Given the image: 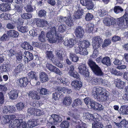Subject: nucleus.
Instances as JSON below:
<instances>
[{
  "instance_id": "nucleus-1",
  "label": "nucleus",
  "mask_w": 128,
  "mask_h": 128,
  "mask_svg": "<svg viewBox=\"0 0 128 128\" xmlns=\"http://www.w3.org/2000/svg\"><path fill=\"white\" fill-rule=\"evenodd\" d=\"M56 27L57 31H56L55 27L54 26L51 28L50 31L46 33V37L47 40L50 43H56L58 41L60 42L63 39L62 37L60 35L57 34V32L60 33L65 32L66 29V26L64 24H59Z\"/></svg>"
},
{
  "instance_id": "nucleus-2",
  "label": "nucleus",
  "mask_w": 128,
  "mask_h": 128,
  "mask_svg": "<svg viewBox=\"0 0 128 128\" xmlns=\"http://www.w3.org/2000/svg\"><path fill=\"white\" fill-rule=\"evenodd\" d=\"M92 94L97 100L102 102L107 100L110 94L105 89L100 87L96 86L92 88Z\"/></svg>"
},
{
  "instance_id": "nucleus-3",
  "label": "nucleus",
  "mask_w": 128,
  "mask_h": 128,
  "mask_svg": "<svg viewBox=\"0 0 128 128\" xmlns=\"http://www.w3.org/2000/svg\"><path fill=\"white\" fill-rule=\"evenodd\" d=\"M102 40L99 36L94 37L92 39V45L94 49L93 54L91 56L93 58H96L98 54V51L97 50L101 46Z\"/></svg>"
},
{
  "instance_id": "nucleus-4",
  "label": "nucleus",
  "mask_w": 128,
  "mask_h": 128,
  "mask_svg": "<svg viewBox=\"0 0 128 128\" xmlns=\"http://www.w3.org/2000/svg\"><path fill=\"white\" fill-rule=\"evenodd\" d=\"M125 20L126 21V24H128V9L123 16L118 19L117 22L120 28H123L125 27L124 23Z\"/></svg>"
},
{
  "instance_id": "nucleus-5",
  "label": "nucleus",
  "mask_w": 128,
  "mask_h": 128,
  "mask_svg": "<svg viewBox=\"0 0 128 128\" xmlns=\"http://www.w3.org/2000/svg\"><path fill=\"white\" fill-rule=\"evenodd\" d=\"M80 44H77L74 48L75 52L79 54L82 55H86L88 54V52L86 48H83Z\"/></svg>"
},
{
  "instance_id": "nucleus-6",
  "label": "nucleus",
  "mask_w": 128,
  "mask_h": 128,
  "mask_svg": "<svg viewBox=\"0 0 128 128\" xmlns=\"http://www.w3.org/2000/svg\"><path fill=\"white\" fill-rule=\"evenodd\" d=\"M28 83V79L26 77L21 78L18 79L16 81L17 85L20 87H26Z\"/></svg>"
},
{
  "instance_id": "nucleus-7",
  "label": "nucleus",
  "mask_w": 128,
  "mask_h": 128,
  "mask_svg": "<svg viewBox=\"0 0 128 128\" xmlns=\"http://www.w3.org/2000/svg\"><path fill=\"white\" fill-rule=\"evenodd\" d=\"M80 1L82 4L86 6L88 10L92 9L94 8L93 4L91 0H80Z\"/></svg>"
},
{
  "instance_id": "nucleus-8",
  "label": "nucleus",
  "mask_w": 128,
  "mask_h": 128,
  "mask_svg": "<svg viewBox=\"0 0 128 128\" xmlns=\"http://www.w3.org/2000/svg\"><path fill=\"white\" fill-rule=\"evenodd\" d=\"M72 88L76 91H79L82 86V84L81 81L74 80L72 82L71 84Z\"/></svg>"
},
{
  "instance_id": "nucleus-9",
  "label": "nucleus",
  "mask_w": 128,
  "mask_h": 128,
  "mask_svg": "<svg viewBox=\"0 0 128 128\" xmlns=\"http://www.w3.org/2000/svg\"><path fill=\"white\" fill-rule=\"evenodd\" d=\"M74 34L77 37L82 38L84 34V30L81 26H78L75 29Z\"/></svg>"
},
{
  "instance_id": "nucleus-10",
  "label": "nucleus",
  "mask_w": 128,
  "mask_h": 128,
  "mask_svg": "<svg viewBox=\"0 0 128 128\" xmlns=\"http://www.w3.org/2000/svg\"><path fill=\"white\" fill-rule=\"evenodd\" d=\"M46 67L48 69L52 72H54L60 75L62 74V73L58 68L52 65L51 64L49 63L47 64Z\"/></svg>"
},
{
  "instance_id": "nucleus-11",
  "label": "nucleus",
  "mask_w": 128,
  "mask_h": 128,
  "mask_svg": "<svg viewBox=\"0 0 128 128\" xmlns=\"http://www.w3.org/2000/svg\"><path fill=\"white\" fill-rule=\"evenodd\" d=\"M24 61L26 63H28L30 61L33 59V56L32 53L28 52L26 51L24 52Z\"/></svg>"
},
{
  "instance_id": "nucleus-12",
  "label": "nucleus",
  "mask_w": 128,
  "mask_h": 128,
  "mask_svg": "<svg viewBox=\"0 0 128 128\" xmlns=\"http://www.w3.org/2000/svg\"><path fill=\"white\" fill-rule=\"evenodd\" d=\"M28 94L29 96L33 100H39L40 99L39 94L36 91H30L29 92Z\"/></svg>"
},
{
  "instance_id": "nucleus-13",
  "label": "nucleus",
  "mask_w": 128,
  "mask_h": 128,
  "mask_svg": "<svg viewBox=\"0 0 128 128\" xmlns=\"http://www.w3.org/2000/svg\"><path fill=\"white\" fill-rule=\"evenodd\" d=\"M76 43V40L73 39H70L69 40H64V44L65 46H67L69 48H71L75 45Z\"/></svg>"
},
{
  "instance_id": "nucleus-14",
  "label": "nucleus",
  "mask_w": 128,
  "mask_h": 128,
  "mask_svg": "<svg viewBox=\"0 0 128 128\" xmlns=\"http://www.w3.org/2000/svg\"><path fill=\"white\" fill-rule=\"evenodd\" d=\"M92 102V104L91 105V106L93 109L98 110H103L104 107L101 104L94 101Z\"/></svg>"
},
{
  "instance_id": "nucleus-15",
  "label": "nucleus",
  "mask_w": 128,
  "mask_h": 128,
  "mask_svg": "<svg viewBox=\"0 0 128 128\" xmlns=\"http://www.w3.org/2000/svg\"><path fill=\"white\" fill-rule=\"evenodd\" d=\"M10 98L11 100H14L17 99L18 95V93L17 90H12L8 93Z\"/></svg>"
},
{
  "instance_id": "nucleus-16",
  "label": "nucleus",
  "mask_w": 128,
  "mask_h": 128,
  "mask_svg": "<svg viewBox=\"0 0 128 128\" xmlns=\"http://www.w3.org/2000/svg\"><path fill=\"white\" fill-rule=\"evenodd\" d=\"M38 120L32 119L29 120L28 122L27 125L29 128H33L38 124Z\"/></svg>"
},
{
  "instance_id": "nucleus-17",
  "label": "nucleus",
  "mask_w": 128,
  "mask_h": 128,
  "mask_svg": "<svg viewBox=\"0 0 128 128\" xmlns=\"http://www.w3.org/2000/svg\"><path fill=\"white\" fill-rule=\"evenodd\" d=\"M92 70L94 74L97 76H103L104 75V74L101 69L98 66H96Z\"/></svg>"
},
{
  "instance_id": "nucleus-18",
  "label": "nucleus",
  "mask_w": 128,
  "mask_h": 128,
  "mask_svg": "<svg viewBox=\"0 0 128 128\" xmlns=\"http://www.w3.org/2000/svg\"><path fill=\"white\" fill-rule=\"evenodd\" d=\"M116 125L119 128H128V122L124 120L118 123L114 122Z\"/></svg>"
},
{
  "instance_id": "nucleus-19",
  "label": "nucleus",
  "mask_w": 128,
  "mask_h": 128,
  "mask_svg": "<svg viewBox=\"0 0 128 128\" xmlns=\"http://www.w3.org/2000/svg\"><path fill=\"white\" fill-rule=\"evenodd\" d=\"M79 72L82 74L85 75L87 72L88 69L85 64H82L78 67Z\"/></svg>"
},
{
  "instance_id": "nucleus-20",
  "label": "nucleus",
  "mask_w": 128,
  "mask_h": 128,
  "mask_svg": "<svg viewBox=\"0 0 128 128\" xmlns=\"http://www.w3.org/2000/svg\"><path fill=\"white\" fill-rule=\"evenodd\" d=\"M22 122V120L20 118L16 119L10 124L11 127L13 128H17Z\"/></svg>"
},
{
  "instance_id": "nucleus-21",
  "label": "nucleus",
  "mask_w": 128,
  "mask_h": 128,
  "mask_svg": "<svg viewBox=\"0 0 128 128\" xmlns=\"http://www.w3.org/2000/svg\"><path fill=\"white\" fill-rule=\"evenodd\" d=\"M36 24L37 26L42 27L48 24V22L45 20L38 19L36 21Z\"/></svg>"
},
{
  "instance_id": "nucleus-22",
  "label": "nucleus",
  "mask_w": 128,
  "mask_h": 128,
  "mask_svg": "<svg viewBox=\"0 0 128 128\" xmlns=\"http://www.w3.org/2000/svg\"><path fill=\"white\" fill-rule=\"evenodd\" d=\"M40 79L42 82H46L48 80V76L44 72H42L40 74Z\"/></svg>"
},
{
  "instance_id": "nucleus-23",
  "label": "nucleus",
  "mask_w": 128,
  "mask_h": 128,
  "mask_svg": "<svg viewBox=\"0 0 128 128\" xmlns=\"http://www.w3.org/2000/svg\"><path fill=\"white\" fill-rule=\"evenodd\" d=\"M10 10V6L8 3H3L0 4V10L6 12Z\"/></svg>"
},
{
  "instance_id": "nucleus-24",
  "label": "nucleus",
  "mask_w": 128,
  "mask_h": 128,
  "mask_svg": "<svg viewBox=\"0 0 128 128\" xmlns=\"http://www.w3.org/2000/svg\"><path fill=\"white\" fill-rule=\"evenodd\" d=\"M101 62L104 65L107 66H110L111 65L110 58L108 56L103 58Z\"/></svg>"
},
{
  "instance_id": "nucleus-25",
  "label": "nucleus",
  "mask_w": 128,
  "mask_h": 128,
  "mask_svg": "<svg viewBox=\"0 0 128 128\" xmlns=\"http://www.w3.org/2000/svg\"><path fill=\"white\" fill-rule=\"evenodd\" d=\"M77 11H76L74 13L75 17L77 19L81 18L84 13L83 10L79 9L78 7H77Z\"/></svg>"
},
{
  "instance_id": "nucleus-26",
  "label": "nucleus",
  "mask_w": 128,
  "mask_h": 128,
  "mask_svg": "<svg viewBox=\"0 0 128 128\" xmlns=\"http://www.w3.org/2000/svg\"><path fill=\"white\" fill-rule=\"evenodd\" d=\"M72 98L70 96H66L64 97L63 102L64 105L65 106H69L72 103Z\"/></svg>"
},
{
  "instance_id": "nucleus-27",
  "label": "nucleus",
  "mask_w": 128,
  "mask_h": 128,
  "mask_svg": "<svg viewBox=\"0 0 128 128\" xmlns=\"http://www.w3.org/2000/svg\"><path fill=\"white\" fill-rule=\"evenodd\" d=\"M7 34L10 37H17L19 35L18 33L14 30H10L8 31Z\"/></svg>"
},
{
  "instance_id": "nucleus-28",
  "label": "nucleus",
  "mask_w": 128,
  "mask_h": 128,
  "mask_svg": "<svg viewBox=\"0 0 128 128\" xmlns=\"http://www.w3.org/2000/svg\"><path fill=\"white\" fill-rule=\"evenodd\" d=\"M113 21L112 18L107 17L104 18L103 22L104 24L106 26H109L112 24V22Z\"/></svg>"
},
{
  "instance_id": "nucleus-29",
  "label": "nucleus",
  "mask_w": 128,
  "mask_h": 128,
  "mask_svg": "<svg viewBox=\"0 0 128 128\" xmlns=\"http://www.w3.org/2000/svg\"><path fill=\"white\" fill-rule=\"evenodd\" d=\"M22 47L25 50H32L33 48L29 44L26 42H25L22 43L21 44Z\"/></svg>"
},
{
  "instance_id": "nucleus-30",
  "label": "nucleus",
  "mask_w": 128,
  "mask_h": 128,
  "mask_svg": "<svg viewBox=\"0 0 128 128\" xmlns=\"http://www.w3.org/2000/svg\"><path fill=\"white\" fill-rule=\"evenodd\" d=\"M120 113L122 114H128V106H121L120 109Z\"/></svg>"
},
{
  "instance_id": "nucleus-31",
  "label": "nucleus",
  "mask_w": 128,
  "mask_h": 128,
  "mask_svg": "<svg viewBox=\"0 0 128 128\" xmlns=\"http://www.w3.org/2000/svg\"><path fill=\"white\" fill-rule=\"evenodd\" d=\"M15 11V13L14 14V15H16L17 14L18 15L19 14H21L22 12V7L20 5H17L15 6L14 8Z\"/></svg>"
},
{
  "instance_id": "nucleus-32",
  "label": "nucleus",
  "mask_w": 128,
  "mask_h": 128,
  "mask_svg": "<svg viewBox=\"0 0 128 128\" xmlns=\"http://www.w3.org/2000/svg\"><path fill=\"white\" fill-rule=\"evenodd\" d=\"M82 103V101L80 99H76L73 101L72 104V106L74 108H75L77 106H81Z\"/></svg>"
},
{
  "instance_id": "nucleus-33",
  "label": "nucleus",
  "mask_w": 128,
  "mask_h": 128,
  "mask_svg": "<svg viewBox=\"0 0 128 128\" xmlns=\"http://www.w3.org/2000/svg\"><path fill=\"white\" fill-rule=\"evenodd\" d=\"M83 115L84 119L88 120H93L94 119V117L93 115L88 112L84 113Z\"/></svg>"
},
{
  "instance_id": "nucleus-34",
  "label": "nucleus",
  "mask_w": 128,
  "mask_h": 128,
  "mask_svg": "<svg viewBox=\"0 0 128 128\" xmlns=\"http://www.w3.org/2000/svg\"><path fill=\"white\" fill-rule=\"evenodd\" d=\"M70 58L72 61L75 62H77L78 60V57L75 54L71 52L70 54Z\"/></svg>"
},
{
  "instance_id": "nucleus-35",
  "label": "nucleus",
  "mask_w": 128,
  "mask_h": 128,
  "mask_svg": "<svg viewBox=\"0 0 128 128\" xmlns=\"http://www.w3.org/2000/svg\"><path fill=\"white\" fill-rule=\"evenodd\" d=\"M117 84L116 86L118 88H122L124 86V84L125 82L122 81L120 79L117 78L116 81Z\"/></svg>"
},
{
  "instance_id": "nucleus-36",
  "label": "nucleus",
  "mask_w": 128,
  "mask_h": 128,
  "mask_svg": "<svg viewBox=\"0 0 128 128\" xmlns=\"http://www.w3.org/2000/svg\"><path fill=\"white\" fill-rule=\"evenodd\" d=\"M52 116L54 118L55 122L56 123V125L58 123L61 122L63 120L62 117L58 115L52 114Z\"/></svg>"
},
{
  "instance_id": "nucleus-37",
  "label": "nucleus",
  "mask_w": 128,
  "mask_h": 128,
  "mask_svg": "<svg viewBox=\"0 0 128 128\" xmlns=\"http://www.w3.org/2000/svg\"><path fill=\"white\" fill-rule=\"evenodd\" d=\"M24 8L27 12H31L34 10L35 7L34 6H32L31 4H27Z\"/></svg>"
},
{
  "instance_id": "nucleus-38",
  "label": "nucleus",
  "mask_w": 128,
  "mask_h": 128,
  "mask_svg": "<svg viewBox=\"0 0 128 128\" xmlns=\"http://www.w3.org/2000/svg\"><path fill=\"white\" fill-rule=\"evenodd\" d=\"M24 66L22 64H19L14 70V72L16 74L20 73L22 70Z\"/></svg>"
},
{
  "instance_id": "nucleus-39",
  "label": "nucleus",
  "mask_w": 128,
  "mask_h": 128,
  "mask_svg": "<svg viewBox=\"0 0 128 128\" xmlns=\"http://www.w3.org/2000/svg\"><path fill=\"white\" fill-rule=\"evenodd\" d=\"M103 126L101 122H94L92 124V128H103Z\"/></svg>"
},
{
  "instance_id": "nucleus-40",
  "label": "nucleus",
  "mask_w": 128,
  "mask_h": 128,
  "mask_svg": "<svg viewBox=\"0 0 128 128\" xmlns=\"http://www.w3.org/2000/svg\"><path fill=\"white\" fill-rule=\"evenodd\" d=\"M38 39L42 42H44L46 40L44 32L42 31L38 36Z\"/></svg>"
},
{
  "instance_id": "nucleus-41",
  "label": "nucleus",
  "mask_w": 128,
  "mask_h": 128,
  "mask_svg": "<svg viewBox=\"0 0 128 128\" xmlns=\"http://www.w3.org/2000/svg\"><path fill=\"white\" fill-rule=\"evenodd\" d=\"M114 11L116 14L120 13H122L124 11V10L120 6H115L114 9Z\"/></svg>"
},
{
  "instance_id": "nucleus-42",
  "label": "nucleus",
  "mask_w": 128,
  "mask_h": 128,
  "mask_svg": "<svg viewBox=\"0 0 128 128\" xmlns=\"http://www.w3.org/2000/svg\"><path fill=\"white\" fill-rule=\"evenodd\" d=\"M83 48H87L90 45V42L84 40L83 42H79Z\"/></svg>"
},
{
  "instance_id": "nucleus-43",
  "label": "nucleus",
  "mask_w": 128,
  "mask_h": 128,
  "mask_svg": "<svg viewBox=\"0 0 128 128\" xmlns=\"http://www.w3.org/2000/svg\"><path fill=\"white\" fill-rule=\"evenodd\" d=\"M24 104L22 102L18 103L16 105L17 109L18 111H21L23 110L24 108Z\"/></svg>"
},
{
  "instance_id": "nucleus-44",
  "label": "nucleus",
  "mask_w": 128,
  "mask_h": 128,
  "mask_svg": "<svg viewBox=\"0 0 128 128\" xmlns=\"http://www.w3.org/2000/svg\"><path fill=\"white\" fill-rule=\"evenodd\" d=\"M74 20L71 16H69L66 22V24L69 26H72L73 25Z\"/></svg>"
},
{
  "instance_id": "nucleus-45",
  "label": "nucleus",
  "mask_w": 128,
  "mask_h": 128,
  "mask_svg": "<svg viewBox=\"0 0 128 128\" xmlns=\"http://www.w3.org/2000/svg\"><path fill=\"white\" fill-rule=\"evenodd\" d=\"M30 78L34 79L36 80H37V76L36 75L35 72L33 71H31L28 74Z\"/></svg>"
},
{
  "instance_id": "nucleus-46",
  "label": "nucleus",
  "mask_w": 128,
  "mask_h": 128,
  "mask_svg": "<svg viewBox=\"0 0 128 128\" xmlns=\"http://www.w3.org/2000/svg\"><path fill=\"white\" fill-rule=\"evenodd\" d=\"M62 53V51L60 49L57 50H56L55 51V54L56 56L59 59L61 60L63 59V56Z\"/></svg>"
},
{
  "instance_id": "nucleus-47",
  "label": "nucleus",
  "mask_w": 128,
  "mask_h": 128,
  "mask_svg": "<svg viewBox=\"0 0 128 128\" xmlns=\"http://www.w3.org/2000/svg\"><path fill=\"white\" fill-rule=\"evenodd\" d=\"M18 30L22 33H24L27 32L28 30L27 27L26 26H19L17 27Z\"/></svg>"
},
{
  "instance_id": "nucleus-48",
  "label": "nucleus",
  "mask_w": 128,
  "mask_h": 128,
  "mask_svg": "<svg viewBox=\"0 0 128 128\" xmlns=\"http://www.w3.org/2000/svg\"><path fill=\"white\" fill-rule=\"evenodd\" d=\"M46 13V11L44 10H41L39 11L38 13V16L40 18L45 17Z\"/></svg>"
},
{
  "instance_id": "nucleus-49",
  "label": "nucleus",
  "mask_w": 128,
  "mask_h": 128,
  "mask_svg": "<svg viewBox=\"0 0 128 128\" xmlns=\"http://www.w3.org/2000/svg\"><path fill=\"white\" fill-rule=\"evenodd\" d=\"M68 74L71 76L76 78H78L79 77V75L77 72L75 71H69Z\"/></svg>"
},
{
  "instance_id": "nucleus-50",
  "label": "nucleus",
  "mask_w": 128,
  "mask_h": 128,
  "mask_svg": "<svg viewBox=\"0 0 128 128\" xmlns=\"http://www.w3.org/2000/svg\"><path fill=\"white\" fill-rule=\"evenodd\" d=\"M48 122L47 124L48 125H56V123L55 122L54 118L52 116V114L49 117L48 120Z\"/></svg>"
},
{
  "instance_id": "nucleus-51",
  "label": "nucleus",
  "mask_w": 128,
  "mask_h": 128,
  "mask_svg": "<svg viewBox=\"0 0 128 128\" xmlns=\"http://www.w3.org/2000/svg\"><path fill=\"white\" fill-rule=\"evenodd\" d=\"M88 64L91 68L92 70L98 65L96 64V63L91 60H89Z\"/></svg>"
},
{
  "instance_id": "nucleus-52",
  "label": "nucleus",
  "mask_w": 128,
  "mask_h": 128,
  "mask_svg": "<svg viewBox=\"0 0 128 128\" xmlns=\"http://www.w3.org/2000/svg\"><path fill=\"white\" fill-rule=\"evenodd\" d=\"M94 27V25L93 24H90L86 26V30L88 32H90L93 30Z\"/></svg>"
},
{
  "instance_id": "nucleus-53",
  "label": "nucleus",
  "mask_w": 128,
  "mask_h": 128,
  "mask_svg": "<svg viewBox=\"0 0 128 128\" xmlns=\"http://www.w3.org/2000/svg\"><path fill=\"white\" fill-rule=\"evenodd\" d=\"M60 126L62 128H68L69 127V123L68 122L64 121L60 124Z\"/></svg>"
},
{
  "instance_id": "nucleus-54",
  "label": "nucleus",
  "mask_w": 128,
  "mask_h": 128,
  "mask_svg": "<svg viewBox=\"0 0 128 128\" xmlns=\"http://www.w3.org/2000/svg\"><path fill=\"white\" fill-rule=\"evenodd\" d=\"M21 17L24 19H29L32 18V15L30 14L24 13L23 14H20Z\"/></svg>"
},
{
  "instance_id": "nucleus-55",
  "label": "nucleus",
  "mask_w": 128,
  "mask_h": 128,
  "mask_svg": "<svg viewBox=\"0 0 128 128\" xmlns=\"http://www.w3.org/2000/svg\"><path fill=\"white\" fill-rule=\"evenodd\" d=\"M111 43V41L110 39H106L104 42V43L102 45V47L103 48L106 47L109 45Z\"/></svg>"
},
{
  "instance_id": "nucleus-56",
  "label": "nucleus",
  "mask_w": 128,
  "mask_h": 128,
  "mask_svg": "<svg viewBox=\"0 0 128 128\" xmlns=\"http://www.w3.org/2000/svg\"><path fill=\"white\" fill-rule=\"evenodd\" d=\"M94 16L92 14L89 13H87L85 17V19L87 21H90L92 20Z\"/></svg>"
},
{
  "instance_id": "nucleus-57",
  "label": "nucleus",
  "mask_w": 128,
  "mask_h": 128,
  "mask_svg": "<svg viewBox=\"0 0 128 128\" xmlns=\"http://www.w3.org/2000/svg\"><path fill=\"white\" fill-rule=\"evenodd\" d=\"M35 110L34 108H30L28 109L27 112L29 115H33L35 116Z\"/></svg>"
},
{
  "instance_id": "nucleus-58",
  "label": "nucleus",
  "mask_w": 128,
  "mask_h": 128,
  "mask_svg": "<svg viewBox=\"0 0 128 128\" xmlns=\"http://www.w3.org/2000/svg\"><path fill=\"white\" fill-rule=\"evenodd\" d=\"M46 57L50 60H52L54 57V55L52 54V52L48 51L46 53Z\"/></svg>"
},
{
  "instance_id": "nucleus-59",
  "label": "nucleus",
  "mask_w": 128,
  "mask_h": 128,
  "mask_svg": "<svg viewBox=\"0 0 128 128\" xmlns=\"http://www.w3.org/2000/svg\"><path fill=\"white\" fill-rule=\"evenodd\" d=\"M106 11L104 9H100L98 11V13L99 15L101 17L104 16L106 15Z\"/></svg>"
},
{
  "instance_id": "nucleus-60",
  "label": "nucleus",
  "mask_w": 128,
  "mask_h": 128,
  "mask_svg": "<svg viewBox=\"0 0 128 128\" xmlns=\"http://www.w3.org/2000/svg\"><path fill=\"white\" fill-rule=\"evenodd\" d=\"M84 100L85 104H89L90 106L92 104V102H94V101L92 99L88 98H84Z\"/></svg>"
},
{
  "instance_id": "nucleus-61",
  "label": "nucleus",
  "mask_w": 128,
  "mask_h": 128,
  "mask_svg": "<svg viewBox=\"0 0 128 128\" xmlns=\"http://www.w3.org/2000/svg\"><path fill=\"white\" fill-rule=\"evenodd\" d=\"M60 92H57L53 93L52 94V98L53 99L56 100L58 99V98L60 96Z\"/></svg>"
},
{
  "instance_id": "nucleus-62",
  "label": "nucleus",
  "mask_w": 128,
  "mask_h": 128,
  "mask_svg": "<svg viewBox=\"0 0 128 128\" xmlns=\"http://www.w3.org/2000/svg\"><path fill=\"white\" fill-rule=\"evenodd\" d=\"M69 114L70 116L72 117L73 118L76 120H78L80 119V116L77 114L71 113L70 114V113Z\"/></svg>"
},
{
  "instance_id": "nucleus-63",
  "label": "nucleus",
  "mask_w": 128,
  "mask_h": 128,
  "mask_svg": "<svg viewBox=\"0 0 128 128\" xmlns=\"http://www.w3.org/2000/svg\"><path fill=\"white\" fill-rule=\"evenodd\" d=\"M29 33L31 35L34 36L37 35L38 34V32L37 30L32 29L30 31Z\"/></svg>"
},
{
  "instance_id": "nucleus-64",
  "label": "nucleus",
  "mask_w": 128,
  "mask_h": 128,
  "mask_svg": "<svg viewBox=\"0 0 128 128\" xmlns=\"http://www.w3.org/2000/svg\"><path fill=\"white\" fill-rule=\"evenodd\" d=\"M90 83L93 85H96L98 84V78H93L90 80Z\"/></svg>"
}]
</instances>
